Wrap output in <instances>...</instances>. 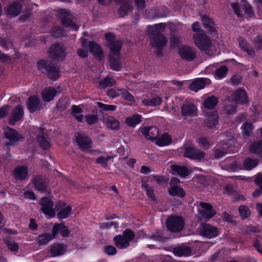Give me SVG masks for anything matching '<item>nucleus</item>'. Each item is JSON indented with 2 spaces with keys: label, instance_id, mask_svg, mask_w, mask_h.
Instances as JSON below:
<instances>
[{
  "label": "nucleus",
  "instance_id": "1",
  "mask_svg": "<svg viewBox=\"0 0 262 262\" xmlns=\"http://www.w3.org/2000/svg\"><path fill=\"white\" fill-rule=\"evenodd\" d=\"M166 24L159 23L147 27V34L151 37V45L156 48H162L167 43V39L162 34L166 28Z\"/></svg>",
  "mask_w": 262,
  "mask_h": 262
},
{
  "label": "nucleus",
  "instance_id": "2",
  "mask_svg": "<svg viewBox=\"0 0 262 262\" xmlns=\"http://www.w3.org/2000/svg\"><path fill=\"white\" fill-rule=\"evenodd\" d=\"M135 237V232L127 229L123 231L122 235L115 236L113 241L117 248L122 249L127 248L130 245V242L132 241Z\"/></svg>",
  "mask_w": 262,
  "mask_h": 262
},
{
  "label": "nucleus",
  "instance_id": "3",
  "mask_svg": "<svg viewBox=\"0 0 262 262\" xmlns=\"http://www.w3.org/2000/svg\"><path fill=\"white\" fill-rule=\"evenodd\" d=\"M37 67L39 71L45 73L52 80L55 81L59 77V70L57 66L48 64L46 60H41L37 62Z\"/></svg>",
  "mask_w": 262,
  "mask_h": 262
},
{
  "label": "nucleus",
  "instance_id": "4",
  "mask_svg": "<svg viewBox=\"0 0 262 262\" xmlns=\"http://www.w3.org/2000/svg\"><path fill=\"white\" fill-rule=\"evenodd\" d=\"M184 220L180 216H171L166 221L168 230L173 232L182 231L184 228Z\"/></svg>",
  "mask_w": 262,
  "mask_h": 262
},
{
  "label": "nucleus",
  "instance_id": "5",
  "mask_svg": "<svg viewBox=\"0 0 262 262\" xmlns=\"http://www.w3.org/2000/svg\"><path fill=\"white\" fill-rule=\"evenodd\" d=\"M195 45L202 50H209L212 46L211 40L204 33L195 34L193 37Z\"/></svg>",
  "mask_w": 262,
  "mask_h": 262
},
{
  "label": "nucleus",
  "instance_id": "6",
  "mask_svg": "<svg viewBox=\"0 0 262 262\" xmlns=\"http://www.w3.org/2000/svg\"><path fill=\"white\" fill-rule=\"evenodd\" d=\"M49 56L51 58L58 61L64 59L66 56V53L63 46L59 43L53 44L50 49Z\"/></svg>",
  "mask_w": 262,
  "mask_h": 262
},
{
  "label": "nucleus",
  "instance_id": "7",
  "mask_svg": "<svg viewBox=\"0 0 262 262\" xmlns=\"http://www.w3.org/2000/svg\"><path fill=\"white\" fill-rule=\"evenodd\" d=\"M178 53L182 59L187 61H192L196 57V52L191 47L182 46L179 48Z\"/></svg>",
  "mask_w": 262,
  "mask_h": 262
},
{
  "label": "nucleus",
  "instance_id": "8",
  "mask_svg": "<svg viewBox=\"0 0 262 262\" xmlns=\"http://www.w3.org/2000/svg\"><path fill=\"white\" fill-rule=\"evenodd\" d=\"M41 206V210L46 215L50 217H54L56 215L55 208H53L54 203L53 201L47 197L42 198L39 202Z\"/></svg>",
  "mask_w": 262,
  "mask_h": 262
},
{
  "label": "nucleus",
  "instance_id": "9",
  "mask_svg": "<svg viewBox=\"0 0 262 262\" xmlns=\"http://www.w3.org/2000/svg\"><path fill=\"white\" fill-rule=\"evenodd\" d=\"M58 15L63 26L70 27L74 30L78 29V26L73 23L72 15L68 11L64 9L60 10L58 12Z\"/></svg>",
  "mask_w": 262,
  "mask_h": 262
},
{
  "label": "nucleus",
  "instance_id": "10",
  "mask_svg": "<svg viewBox=\"0 0 262 262\" xmlns=\"http://www.w3.org/2000/svg\"><path fill=\"white\" fill-rule=\"evenodd\" d=\"M205 155V153L196 149L194 146H186L185 148L184 156L185 157L193 159L201 160Z\"/></svg>",
  "mask_w": 262,
  "mask_h": 262
},
{
  "label": "nucleus",
  "instance_id": "11",
  "mask_svg": "<svg viewBox=\"0 0 262 262\" xmlns=\"http://www.w3.org/2000/svg\"><path fill=\"white\" fill-rule=\"evenodd\" d=\"M55 209L57 211H59L57 213V216L59 220L68 217L72 212V207L61 202H59L55 205Z\"/></svg>",
  "mask_w": 262,
  "mask_h": 262
},
{
  "label": "nucleus",
  "instance_id": "12",
  "mask_svg": "<svg viewBox=\"0 0 262 262\" xmlns=\"http://www.w3.org/2000/svg\"><path fill=\"white\" fill-rule=\"evenodd\" d=\"M203 209L199 210V217L200 220H209L215 214V212L212 209V207L208 203L201 202L200 204Z\"/></svg>",
  "mask_w": 262,
  "mask_h": 262
},
{
  "label": "nucleus",
  "instance_id": "13",
  "mask_svg": "<svg viewBox=\"0 0 262 262\" xmlns=\"http://www.w3.org/2000/svg\"><path fill=\"white\" fill-rule=\"evenodd\" d=\"M196 107L192 103L186 102L181 106V115L185 119L196 116Z\"/></svg>",
  "mask_w": 262,
  "mask_h": 262
},
{
  "label": "nucleus",
  "instance_id": "14",
  "mask_svg": "<svg viewBox=\"0 0 262 262\" xmlns=\"http://www.w3.org/2000/svg\"><path fill=\"white\" fill-rule=\"evenodd\" d=\"M118 4L120 6L118 14L120 17H124L127 15L129 12L133 10V6L129 0H118Z\"/></svg>",
  "mask_w": 262,
  "mask_h": 262
},
{
  "label": "nucleus",
  "instance_id": "15",
  "mask_svg": "<svg viewBox=\"0 0 262 262\" xmlns=\"http://www.w3.org/2000/svg\"><path fill=\"white\" fill-rule=\"evenodd\" d=\"M140 132L148 140L157 139L159 135V130L155 126H146L140 128Z\"/></svg>",
  "mask_w": 262,
  "mask_h": 262
},
{
  "label": "nucleus",
  "instance_id": "16",
  "mask_svg": "<svg viewBox=\"0 0 262 262\" xmlns=\"http://www.w3.org/2000/svg\"><path fill=\"white\" fill-rule=\"evenodd\" d=\"M24 115L23 106L21 105H17L11 112L9 119V123L12 125L16 122L20 121Z\"/></svg>",
  "mask_w": 262,
  "mask_h": 262
},
{
  "label": "nucleus",
  "instance_id": "17",
  "mask_svg": "<svg viewBox=\"0 0 262 262\" xmlns=\"http://www.w3.org/2000/svg\"><path fill=\"white\" fill-rule=\"evenodd\" d=\"M201 233L204 236L210 238L217 236L219 231L216 227L210 224H205L201 230Z\"/></svg>",
  "mask_w": 262,
  "mask_h": 262
},
{
  "label": "nucleus",
  "instance_id": "18",
  "mask_svg": "<svg viewBox=\"0 0 262 262\" xmlns=\"http://www.w3.org/2000/svg\"><path fill=\"white\" fill-rule=\"evenodd\" d=\"M76 142L79 147L82 150H86L92 147V141L88 136L78 134L76 136Z\"/></svg>",
  "mask_w": 262,
  "mask_h": 262
},
{
  "label": "nucleus",
  "instance_id": "19",
  "mask_svg": "<svg viewBox=\"0 0 262 262\" xmlns=\"http://www.w3.org/2000/svg\"><path fill=\"white\" fill-rule=\"evenodd\" d=\"M172 252L178 257L190 256L192 255V249L185 245H181L173 248Z\"/></svg>",
  "mask_w": 262,
  "mask_h": 262
},
{
  "label": "nucleus",
  "instance_id": "20",
  "mask_svg": "<svg viewBox=\"0 0 262 262\" xmlns=\"http://www.w3.org/2000/svg\"><path fill=\"white\" fill-rule=\"evenodd\" d=\"M21 9L22 5L20 3L14 2L7 6L6 12L10 17H16L20 14Z\"/></svg>",
  "mask_w": 262,
  "mask_h": 262
},
{
  "label": "nucleus",
  "instance_id": "21",
  "mask_svg": "<svg viewBox=\"0 0 262 262\" xmlns=\"http://www.w3.org/2000/svg\"><path fill=\"white\" fill-rule=\"evenodd\" d=\"M26 104L30 113H34L41 107L40 100L36 96H30L28 99Z\"/></svg>",
  "mask_w": 262,
  "mask_h": 262
},
{
  "label": "nucleus",
  "instance_id": "22",
  "mask_svg": "<svg viewBox=\"0 0 262 262\" xmlns=\"http://www.w3.org/2000/svg\"><path fill=\"white\" fill-rule=\"evenodd\" d=\"M52 234L53 237H56L59 232H60L62 236L68 237L69 236L70 231L64 224H56L52 228Z\"/></svg>",
  "mask_w": 262,
  "mask_h": 262
},
{
  "label": "nucleus",
  "instance_id": "23",
  "mask_svg": "<svg viewBox=\"0 0 262 262\" xmlns=\"http://www.w3.org/2000/svg\"><path fill=\"white\" fill-rule=\"evenodd\" d=\"M90 52L99 60H101L103 57V52L101 47L93 41L89 43Z\"/></svg>",
  "mask_w": 262,
  "mask_h": 262
},
{
  "label": "nucleus",
  "instance_id": "24",
  "mask_svg": "<svg viewBox=\"0 0 262 262\" xmlns=\"http://www.w3.org/2000/svg\"><path fill=\"white\" fill-rule=\"evenodd\" d=\"M210 81L208 78H198L193 81L189 85L191 90L198 92L201 89H203L206 84H209Z\"/></svg>",
  "mask_w": 262,
  "mask_h": 262
},
{
  "label": "nucleus",
  "instance_id": "25",
  "mask_svg": "<svg viewBox=\"0 0 262 262\" xmlns=\"http://www.w3.org/2000/svg\"><path fill=\"white\" fill-rule=\"evenodd\" d=\"M32 182L37 190L41 192H45L47 190L46 180L41 176H35Z\"/></svg>",
  "mask_w": 262,
  "mask_h": 262
},
{
  "label": "nucleus",
  "instance_id": "26",
  "mask_svg": "<svg viewBox=\"0 0 262 262\" xmlns=\"http://www.w3.org/2000/svg\"><path fill=\"white\" fill-rule=\"evenodd\" d=\"M201 20L204 27L207 29V32L211 35H215L216 33L214 24L207 15H201Z\"/></svg>",
  "mask_w": 262,
  "mask_h": 262
},
{
  "label": "nucleus",
  "instance_id": "27",
  "mask_svg": "<svg viewBox=\"0 0 262 262\" xmlns=\"http://www.w3.org/2000/svg\"><path fill=\"white\" fill-rule=\"evenodd\" d=\"M109 64L112 70L116 71H120L122 68L120 55L109 54Z\"/></svg>",
  "mask_w": 262,
  "mask_h": 262
},
{
  "label": "nucleus",
  "instance_id": "28",
  "mask_svg": "<svg viewBox=\"0 0 262 262\" xmlns=\"http://www.w3.org/2000/svg\"><path fill=\"white\" fill-rule=\"evenodd\" d=\"M233 96L237 103L244 104L248 102V97L244 89H239L236 91H235Z\"/></svg>",
  "mask_w": 262,
  "mask_h": 262
},
{
  "label": "nucleus",
  "instance_id": "29",
  "mask_svg": "<svg viewBox=\"0 0 262 262\" xmlns=\"http://www.w3.org/2000/svg\"><path fill=\"white\" fill-rule=\"evenodd\" d=\"M204 125L209 129L214 128L218 124V116L216 114L212 113L206 116L204 120Z\"/></svg>",
  "mask_w": 262,
  "mask_h": 262
},
{
  "label": "nucleus",
  "instance_id": "30",
  "mask_svg": "<svg viewBox=\"0 0 262 262\" xmlns=\"http://www.w3.org/2000/svg\"><path fill=\"white\" fill-rule=\"evenodd\" d=\"M239 46L241 49L246 52L247 54L250 56H254L255 55V51L253 49L248 43L246 40L243 37H239L238 38Z\"/></svg>",
  "mask_w": 262,
  "mask_h": 262
},
{
  "label": "nucleus",
  "instance_id": "31",
  "mask_svg": "<svg viewBox=\"0 0 262 262\" xmlns=\"http://www.w3.org/2000/svg\"><path fill=\"white\" fill-rule=\"evenodd\" d=\"M5 135L7 139L12 141H17L23 138V137L16 130L9 127L5 128Z\"/></svg>",
  "mask_w": 262,
  "mask_h": 262
},
{
  "label": "nucleus",
  "instance_id": "32",
  "mask_svg": "<svg viewBox=\"0 0 262 262\" xmlns=\"http://www.w3.org/2000/svg\"><path fill=\"white\" fill-rule=\"evenodd\" d=\"M13 175L16 179L20 181L25 180L28 176L27 168L24 166L16 167L13 170Z\"/></svg>",
  "mask_w": 262,
  "mask_h": 262
},
{
  "label": "nucleus",
  "instance_id": "33",
  "mask_svg": "<svg viewBox=\"0 0 262 262\" xmlns=\"http://www.w3.org/2000/svg\"><path fill=\"white\" fill-rule=\"evenodd\" d=\"M171 168L172 174H178L182 177H186L189 174L188 170L185 166L174 164L171 166Z\"/></svg>",
  "mask_w": 262,
  "mask_h": 262
},
{
  "label": "nucleus",
  "instance_id": "34",
  "mask_svg": "<svg viewBox=\"0 0 262 262\" xmlns=\"http://www.w3.org/2000/svg\"><path fill=\"white\" fill-rule=\"evenodd\" d=\"M56 90L52 87L45 89L42 93V96L45 101L49 102L52 100L56 94Z\"/></svg>",
  "mask_w": 262,
  "mask_h": 262
},
{
  "label": "nucleus",
  "instance_id": "35",
  "mask_svg": "<svg viewBox=\"0 0 262 262\" xmlns=\"http://www.w3.org/2000/svg\"><path fill=\"white\" fill-rule=\"evenodd\" d=\"M66 251L63 245L61 244H54L51 246L50 253L52 256H57L62 255Z\"/></svg>",
  "mask_w": 262,
  "mask_h": 262
},
{
  "label": "nucleus",
  "instance_id": "36",
  "mask_svg": "<svg viewBox=\"0 0 262 262\" xmlns=\"http://www.w3.org/2000/svg\"><path fill=\"white\" fill-rule=\"evenodd\" d=\"M37 141L39 142L40 147L44 150L48 149L51 146L49 137L47 135H45L43 134L38 135Z\"/></svg>",
  "mask_w": 262,
  "mask_h": 262
},
{
  "label": "nucleus",
  "instance_id": "37",
  "mask_svg": "<svg viewBox=\"0 0 262 262\" xmlns=\"http://www.w3.org/2000/svg\"><path fill=\"white\" fill-rule=\"evenodd\" d=\"M110 54L120 55V52L122 47V42L119 40H115L110 43Z\"/></svg>",
  "mask_w": 262,
  "mask_h": 262
},
{
  "label": "nucleus",
  "instance_id": "38",
  "mask_svg": "<svg viewBox=\"0 0 262 262\" xmlns=\"http://www.w3.org/2000/svg\"><path fill=\"white\" fill-rule=\"evenodd\" d=\"M142 103L146 106H157L162 102V98L159 96H156L151 99H144Z\"/></svg>",
  "mask_w": 262,
  "mask_h": 262
},
{
  "label": "nucleus",
  "instance_id": "39",
  "mask_svg": "<svg viewBox=\"0 0 262 262\" xmlns=\"http://www.w3.org/2000/svg\"><path fill=\"white\" fill-rule=\"evenodd\" d=\"M116 83L115 80L112 77L107 76L99 82L100 88L105 89L107 87L112 86Z\"/></svg>",
  "mask_w": 262,
  "mask_h": 262
},
{
  "label": "nucleus",
  "instance_id": "40",
  "mask_svg": "<svg viewBox=\"0 0 262 262\" xmlns=\"http://www.w3.org/2000/svg\"><path fill=\"white\" fill-rule=\"evenodd\" d=\"M217 98L211 96L208 97L204 102V106L208 109H212L217 105Z\"/></svg>",
  "mask_w": 262,
  "mask_h": 262
},
{
  "label": "nucleus",
  "instance_id": "41",
  "mask_svg": "<svg viewBox=\"0 0 262 262\" xmlns=\"http://www.w3.org/2000/svg\"><path fill=\"white\" fill-rule=\"evenodd\" d=\"M168 192L173 196H177L180 198H183L185 195V192L183 189L179 186L170 188L168 189Z\"/></svg>",
  "mask_w": 262,
  "mask_h": 262
},
{
  "label": "nucleus",
  "instance_id": "42",
  "mask_svg": "<svg viewBox=\"0 0 262 262\" xmlns=\"http://www.w3.org/2000/svg\"><path fill=\"white\" fill-rule=\"evenodd\" d=\"M141 121V117L140 115H135L131 117H128L126 119V123L132 127L135 126L137 124Z\"/></svg>",
  "mask_w": 262,
  "mask_h": 262
},
{
  "label": "nucleus",
  "instance_id": "43",
  "mask_svg": "<svg viewBox=\"0 0 262 262\" xmlns=\"http://www.w3.org/2000/svg\"><path fill=\"white\" fill-rule=\"evenodd\" d=\"M249 151L254 154H259L262 151V141L253 143L250 146Z\"/></svg>",
  "mask_w": 262,
  "mask_h": 262
},
{
  "label": "nucleus",
  "instance_id": "44",
  "mask_svg": "<svg viewBox=\"0 0 262 262\" xmlns=\"http://www.w3.org/2000/svg\"><path fill=\"white\" fill-rule=\"evenodd\" d=\"M171 138L167 134H164L162 137L157 139L156 144L159 146L167 145L171 143Z\"/></svg>",
  "mask_w": 262,
  "mask_h": 262
},
{
  "label": "nucleus",
  "instance_id": "45",
  "mask_svg": "<svg viewBox=\"0 0 262 262\" xmlns=\"http://www.w3.org/2000/svg\"><path fill=\"white\" fill-rule=\"evenodd\" d=\"M53 235L50 233H45L39 235L38 237V243L39 245L42 246L49 243L52 238Z\"/></svg>",
  "mask_w": 262,
  "mask_h": 262
},
{
  "label": "nucleus",
  "instance_id": "46",
  "mask_svg": "<svg viewBox=\"0 0 262 262\" xmlns=\"http://www.w3.org/2000/svg\"><path fill=\"white\" fill-rule=\"evenodd\" d=\"M258 161L257 160H254L247 158L245 159L244 163V168L247 170H250L256 167L258 164Z\"/></svg>",
  "mask_w": 262,
  "mask_h": 262
},
{
  "label": "nucleus",
  "instance_id": "47",
  "mask_svg": "<svg viewBox=\"0 0 262 262\" xmlns=\"http://www.w3.org/2000/svg\"><path fill=\"white\" fill-rule=\"evenodd\" d=\"M69 99L67 98H63L59 100L56 106L59 111H62L69 107Z\"/></svg>",
  "mask_w": 262,
  "mask_h": 262
},
{
  "label": "nucleus",
  "instance_id": "48",
  "mask_svg": "<svg viewBox=\"0 0 262 262\" xmlns=\"http://www.w3.org/2000/svg\"><path fill=\"white\" fill-rule=\"evenodd\" d=\"M72 114L75 117V118L79 122H82L83 119V115L81 114L82 111L81 108L78 106L73 105L72 107Z\"/></svg>",
  "mask_w": 262,
  "mask_h": 262
},
{
  "label": "nucleus",
  "instance_id": "49",
  "mask_svg": "<svg viewBox=\"0 0 262 262\" xmlns=\"http://www.w3.org/2000/svg\"><path fill=\"white\" fill-rule=\"evenodd\" d=\"M142 186L145 189L147 196L151 199V200L153 201H156V199L152 188L149 186L146 182H142Z\"/></svg>",
  "mask_w": 262,
  "mask_h": 262
},
{
  "label": "nucleus",
  "instance_id": "50",
  "mask_svg": "<svg viewBox=\"0 0 262 262\" xmlns=\"http://www.w3.org/2000/svg\"><path fill=\"white\" fill-rule=\"evenodd\" d=\"M107 126L113 130L118 129L119 127V122L113 117H108L107 119Z\"/></svg>",
  "mask_w": 262,
  "mask_h": 262
},
{
  "label": "nucleus",
  "instance_id": "51",
  "mask_svg": "<svg viewBox=\"0 0 262 262\" xmlns=\"http://www.w3.org/2000/svg\"><path fill=\"white\" fill-rule=\"evenodd\" d=\"M238 211L241 217L245 219L250 215L251 212L248 207L245 205H241L238 208Z\"/></svg>",
  "mask_w": 262,
  "mask_h": 262
},
{
  "label": "nucleus",
  "instance_id": "52",
  "mask_svg": "<svg viewBox=\"0 0 262 262\" xmlns=\"http://www.w3.org/2000/svg\"><path fill=\"white\" fill-rule=\"evenodd\" d=\"M5 242L8 248L12 251H15L18 250V245L15 242L10 238L5 239Z\"/></svg>",
  "mask_w": 262,
  "mask_h": 262
},
{
  "label": "nucleus",
  "instance_id": "53",
  "mask_svg": "<svg viewBox=\"0 0 262 262\" xmlns=\"http://www.w3.org/2000/svg\"><path fill=\"white\" fill-rule=\"evenodd\" d=\"M118 91L120 92V95L122 96V97L127 100L130 101H134V97L130 93L126 91L125 89H118Z\"/></svg>",
  "mask_w": 262,
  "mask_h": 262
},
{
  "label": "nucleus",
  "instance_id": "54",
  "mask_svg": "<svg viewBox=\"0 0 262 262\" xmlns=\"http://www.w3.org/2000/svg\"><path fill=\"white\" fill-rule=\"evenodd\" d=\"M228 72V68L226 66H223L215 71V76L219 78H222L224 77L227 74Z\"/></svg>",
  "mask_w": 262,
  "mask_h": 262
},
{
  "label": "nucleus",
  "instance_id": "55",
  "mask_svg": "<svg viewBox=\"0 0 262 262\" xmlns=\"http://www.w3.org/2000/svg\"><path fill=\"white\" fill-rule=\"evenodd\" d=\"M253 128L251 123L246 122L243 126V134L245 136H249Z\"/></svg>",
  "mask_w": 262,
  "mask_h": 262
},
{
  "label": "nucleus",
  "instance_id": "56",
  "mask_svg": "<svg viewBox=\"0 0 262 262\" xmlns=\"http://www.w3.org/2000/svg\"><path fill=\"white\" fill-rule=\"evenodd\" d=\"M111 159L110 156H101L96 159V163L100 164L103 167H106L107 166V162Z\"/></svg>",
  "mask_w": 262,
  "mask_h": 262
},
{
  "label": "nucleus",
  "instance_id": "57",
  "mask_svg": "<svg viewBox=\"0 0 262 262\" xmlns=\"http://www.w3.org/2000/svg\"><path fill=\"white\" fill-rule=\"evenodd\" d=\"M148 238L155 241L160 242H164L165 239V238L163 236L160 230L157 231L156 234L149 236Z\"/></svg>",
  "mask_w": 262,
  "mask_h": 262
},
{
  "label": "nucleus",
  "instance_id": "58",
  "mask_svg": "<svg viewBox=\"0 0 262 262\" xmlns=\"http://www.w3.org/2000/svg\"><path fill=\"white\" fill-rule=\"evenodd\" d=\"M97 104L99 107L105 111H115L117 108V106L116 105L105 104L99 102H98Z\"/></svg>",
  "mask_w": 262,
  "mask_h": 262
},
{
  "label": "nucleus",
  "instance_id": "59",
  "mask_svg": "<svg viewBox=\"0 0 262 262\" xmlns=\"http://www.w3.org/2000/svg\"><path fill=\"white\" fill-rule=\"evenodd\" d=\"M253 43L256 50L262 49V35H259L254 38Z\"/></svg>",
  "mask_w": 262,
  "mask_h": 262
},
{
  "label": "nucleus",
  "instance_id": "60",
  "mask_svg": "<svg viewBox=\"0 0 262 262\" xmlns=\"http://www.w3.org/2000/svg\"><path fill=\"white\" fill-rule=\"evenodd\" d=\"M0 45L6 49H9L12 47V42L6 37H2L0 38Z\"/></svg>",
  "mask_w": 262,
  "mask_h": 262
},
{
  "label": "nucleus",
  "instance_id": "61",
  "mask_svg": "<svg viewBox=\"0 0 262 262\" xmlns=\"http://www.w3.org/2000/svg\"><path fill=\"white\" fill-rule=\"evenodd\" d=\"M118 224L116 222L102 223L100 224V227L101 229H108L112 226H114L115 229L118 228Z\"/></svg>",
  "mask_w": 262,
  "mask_h": 262
},
{
  "label": "nucleus",
  "instance_id": "62",
  "mask_svg": "<svg viewBox=\"0 0 262 262\" xmlns=\"http://www.w3.org/2000/svg\"><path fill=\"white\" fill-rule=\"evenodd\" d=\"M229 152H230L229 150H228L227 149L225 150L224 147H223V150L216 149L214 151V156L215 158L220 159L223 157L225 154H227Z\"/></svg>",
  "mask_w": 262,
  "mask_h": 262
},
{
  "label": "nucleus",
  "instance_id": "63",
  "mask_svg": "<svg viewBox=\"0 0 262 262\" xmlns=\"http://www.w3.org/2000/svg\"><path fill=\"white\" fill-rule=\"evenodd\" d=\"M52 35L58 38L63 36V31L60 27H55L53 29Z\"/></svg>",
  "mask_w": 262,
  "mask_h": 262
},
{
  "label": "nucleus",
  "instance_id": "64",
  "mask_svg": "<svg viewBox=\"0 0 262 262\" xmlns=\"http://www.w3.org/2000/svg\"><path fill=\"white\" fill-rule=\"evenodd\" d=\"M104 252L108 255H114L117 253V250L113 246H107L104 248Z\"/></svg>",
  "mask_w": 262,
  "mask_h": 262
}]
</instances>
